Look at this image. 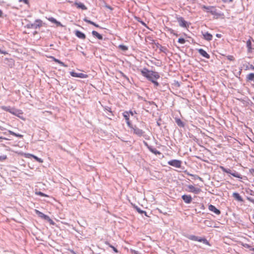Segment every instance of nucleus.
<instances>
[{
    "label": "nucleus",
    "instance_id": "nucleus-1",
    "mask_svg": "<svg viewBox=\"0 0 254 254\" xmlns=\"http://www.w3.org/2000/svg\"><path fill=\"white\" fill-rule=\"evenodd\" d=\"M141 74L148 80L151 81L153 79H157L160 78L159 74L156 71H150L146 68H144L141 70Z\"/></svg>",
    "mask_w": 254,
    "mask_h": 254
},
{
    "label": "nucleus",
    "instance_id": "nucleus-2",
    "mask_svg": "<svg viewBox=\"0 0 254 254\" xmlns=\"http://www.w3.org/2000/svg\"><path fill=\"white\" fill-rule=\"evenodd\" d=\"M42 21L40 19H36L34 23H28L25 27L28 29H37L42 26Z\"/></svg>",
    "mask_w": 254,
    "mask_h": 254
},
{
    "label": "nucleus",
    "instance_id": "nucleus-3",
    "mask_svg": "<svg viewBox=\"0 0 254 254\" xmlns=\"http://www.w3.org/2000/svg\"><path fill=\"white\" fill-rule=\"evenodd\" d=\"M220 168L221 169L222 171L224 173L231 174L234 177L242 179L241 175L238 172H236L235 170L232 171L230 169L226 168L222 166H221Z\"/></svg>",
    "mask_w": 254,
    "mask_h": 254
},
{
    "label": "nucleus",
    "instance_id": "nucleus-4",
    "mask_svg": "<svg viewBox=\"0 0 254 254\" xmlns=\"http://www.w3.org/2000/svg\"><path fill=\"white\" fill-rule=\"evenodd\" d=\"M188 238L192 241L203 242L204 244L206 245H210L209 242L207 241L206 239L198 238V237L195 236L194 235H189V236H188Z\"/></svg>",
    "mask_w": 254,
    "mask_h": 254
},
{
    "label": "nucleus",
    "instance_id": "nucleus-5",
    "mask_svg": "<svg viewBox=\"0 0 254 254\" xmlns=\"http://www.w3.org/2000/svg\"><path fill=\"white\" fill-rule=\"evenodd\" d=\"M168 164L170 166L180 168L181 167L182 161L179 160L174 159L168 161Z\"/></svg>",
    "mask_w": 254,
    "mask_h": 254
},
{
    "label": "nucleus",
    "instance_id": "nucleus-6",
    "mask_svg": "<svg viewBox=\"0 0 254 254\" xmlns=\"http://www.w3.org/2000/svg\"><path fill=\"white\" fill-rule=\"evenodd\" d=\"M177 20L181 27L187 28L189 26L188 22L185 20L183 17L177 16Z\"/></svg>",
    "mask_w": 254,
    "mask_h": 254
},
{
    "label": "nucleus",
    "instance_id": "nucleus-7",
    "mask_svg": "<svg viewBox=\"0 0 254 254\" xmlns=\"http://www.w3.org/2000/svg\"><path fill=\"white\" fill-rule=\"evenodd\" d=\"M70 74L72 77H79L81 78H86L88 77V75L82 73H76L74 71L70 72Z\"/></svg>",
    "mask_w": 254,
    "mask_h": 254
},
{
    "label": "nucleus",
    "instance_id": "nucleus-8",
    "mask_svg": "<svg viewBox=\"0 0 254 254\" xmlns=\"http://www.w3.org/2000/svg\"><path fill=\"white\" fill-rule=\"evenodd\" d=\"M131 129L133 131V133L138 136H143L144 133V131L135 126H134Z\"/></svg>",
    "mask_w": 254,
    "mask_h": 254
},
{
    "label": "nucleus",
    "instance_id": "nucleus-9",
    "mask_svg": "<svg viewBox=\"0 0 254 254\" xmlns=\"http://www.w3.org/2000/svg\"><path fill=\"white\" fill-rule=\"evenodd\" d=\"M203 9L206 10L207 12H210L211 14H214L216 13L215 8L212 6H205L203 5L202 7Z\"/></svg>",
    "mask_w": 254,
    "mask_h": 254
},
{
    "label": "nucleus",
    "instance_id": "nucleus-10",
    "mask_svg": "<svg viewBox=\"0 0 254 254\" xmlns=\"http://www.w3.org/2000/svg\"><path fill=\"white\" fill-rule=\"evenodd\" d=\"M190 191L193 192L195 194H198L201 191V189L198 188H195L192 185L188 186Z\"/></svg>",
    "mask_w": 254,
    "mask_h": 254
},
{
    "label": "nucleus",
    "instance_id": "nucleus-11",
    "mask_svg": "<svg viewBox=\"0 0 254 254\" xmlns=\"http://www.w3.org/2000/svg\"><path fill=\"white\" fill-rule=\"evenodd\" d=\"M182 198L187 204L190 203L192 201V197L190 195L184 194L182 196Z\"/></svg>",
    "mask_w": 254,
    "mask_h": 254
},
{
    "label": "nucleus",
    "instance_id": "nucleus-12",
    "mask_svg": "<svg viewBox=\"0 0 254 254\" xmlns=\"http://www.w3.org/2000/svg\"><path fill=\"white\" fill-rule=\"evenodd\" d=\"M208 209L214 212L216 215H219L221 213L220 211L216 208V207L212 204H210L208 206Z\"/></svg>",
    "mask_w": 254,
    "mask_h": 254
},
{
    "label": "nucleus",
    "instance_id": "nucleus-13",
    "mask_svg": "<svg viewBox=\"0 0 254 254\" xmlns=\"http://www.w3.org/2000/svg\"><path fill=\"white\" fill-rule=\"evenodd\" d=\"M198 52L199 53V54L201 55L202 57L206 58V59H209L210 58V56L209 54H208L207 53V52L204 51L203 49H199L198 50Z\"/></svg>",
    "mask_w": 254,
    "mask_h": 254
},
{
    "label": "nucleus",
    "instance_id": "nucleus-14",
    "mask_svg": "<svg viewBox=\"0 0 254 254\" xmlns=\"http://www.w3.org/2000/svg\"><path fill=\"white\" fill-rule=\"evenodd\" d=\"M203 38L207 41H211L212 39V35L208 32H202Z\"/></svg>",
    "mask_w": 254,
    "mask_h": 254
},
{
    "label": "nucleus",
    "instance_id": "nucleus-15",
    "mask_svg": "<svg viewBox=\"0 0 254 254\" xmlns=\"http://www.w3.org/2000/svg\"><path fill=\"white\" fill-rule=\"evenodd\" d=\"M75 34L76 37L81 39H85L86 38L85 35L82 32L78 30H76L75 31Z\"/></svg>",
    "mask_w": 254,
    "mask_h": 254
},
{
    "label": "nucleus",
    "instance_id": "nucleus-16",
    "mask_svg": "<svg viewBox=\"0 0 254 254\" xmlns=\"http://www.w3.org/2000/svg\"><path fill=\"white\" fill-rule=\"evenodd\" d=\"M74 4L75 5H76L77 6V7L78 8H80L82 10H86L87 9V7H86V6L83 3H82L81 2H78L77 1H75L74 2Z\"/></svg>",
    "mask_w": 254,
    "mask_h": 254
},
{
    "label": "nucleus",
    "instance_id": "nucleus-17",
    "mask_svg": "<svg viewBox=\"0 0 254 254\" xmlns=\"http://www.w3.org/2000/svg\"><path fill=\"white\" fill-rule=\"evenodd\" d=\"M35 212L37 215H38L39 217L46 220V218H48V216L44 214L42 212H40L38 210L35 209Z\"/></svg>",
    "mask_w": 254,
    "mask_h": 254
},
{
    "label": "nucleus",
    "instance_id": "nucleus-18",
    "mask_svg": "<svg viewBox=\"0 0 254 254\" xmlns=\"http://www.w3.org/2000/svg\"><path fill=\"white\" fill-rule=\"evenodd\" d=\"M232 195L235 198V199H236L237 201L239 202L243 201V198L241 197V196L239 194V193L234 192Z\"/></svg>",
    "mask_w": 254,
    "mask_h": 254
},
{
    "label": "nucleus",
    "instance_id": "nucleus-19",
    "mask_svg": "<svg viewBox=\"0 0 254 254\" xmlns=\"http://www.w3.org/2000/svg\"><path fill=\"white\" fill-rule=\"evenodd\" d=\"M252 38L250 37V39L247 41V47L248 48V52H250L252 49Z\"/></svg>",
    "mask_w": 254,
    "mask_h": 254
},
{
    "label": "nucleus",
    "instance_id": "nucleus-20",
    "mask_svg": "<svg viewBox=\"0 0 254 254\" xmlns=\"http://www.w3.org/2000/svg\"><path fill=\"white\" fill-rule=\"evenodd\" d=\"M92 34L94 36L97 37L99 40H102L103 39L102 36L95 31H92Z\"/></svg>",
    "mask_w": 254,
    "mask_h": 254
},
{
    "label": "nucleus",
    "instance_id": "nucleus-21",
    "mask_svg": "<svg viewBox=\"0 0 254 254\" xmlns=\"http://www.w3.org/2000/svg\"><path fill=\"white\" fill-rule=\"evenodd\" d=\"M148 149L154 154L157 155V154H160V152L156 149L155 148H153L152 146H148Z\"/></svg>",
    "mask_w": 254,
    "mask_h": 254
},
{
    "label": "nucleus",
    "instance_id": "nucleus-22",
    "mask_svg": "<svg viewBox=\"0 0 254 254\" xmlns=\"http://www.w3.org/2000/svg\"><path fill=\"white\" fill-rule=\"evenodd\" d=\"M52 58L53 59L54 61H55L56 63H58L60 64L61 66L64 67H66L67 65H65L63 62L61 61L60 60L56 59L55 58L52 57Z\"/></svg>",
    "mask_w": 254,
    "mask_h": 254
},
{
    "label": "nucleus",
    "instance_id": "nucleus-23",
    "mask_svg": "<svg viewBox=\"0 0 254 254\" xmlns=\"http://www.w3.org/2000/svg\"><path fill=\"white\" fill-rule=\"evenodd\" d=\"M175 121L178 126L180 127H184V123L181 121L180 119L176 118Z\"/></svg>",
    "mask_w": 254,
    "mask_h": 254
},
{
    "label": "nucleus",
    "instance_id": "nucleus-24",
    "mask_svg": "<svg viewBox=\"0 0 254 254\" xmlns=\"http://www.w3.org/2000/svg\"><path fill=\"white\" fill-rule=\"evenodd\" d=\"M247 81H253L254 80V73H251L247 75Z\"/></svg>",
    "mask_w": 254,
    "mask_h": 254
},
{
    "label": "nucleus",
    "instance_id": "nucleus-25",
    "mask_svg": "<svg viewBox=\"0 0 254 254\" xmlns=\"http://www.w3.org/2000/svg\"><path fill=\"white\" fill-rule=\"evenodd\" d=\"M83 20H84L85 22H87V23H89V24H92V25H93L95 26V27H99V26L98 24H96L95 23H94V22H93V21H91V20H89L87 19L86 18H85L83 19Z\"/></svg>",
    "mask_w": 254,
    "mask_h": 254
},
{
    "label": "nucleus",
    "instance_id": "nucleus-26",
    "mask_svg": "<svg viewBox=\"0 0 254 254\" xmlns=\"http://www.w3.org/2000/svg\"><path fill=\"white\" fill-rule=\"evenodd\" d=\"M134 208L136 209V210L140 214H144L145 216H148L146 214V212L145 211L142 210L139 207L135 206Z\"/></svg>",
    "mask_w": 254,
    "mask_h": 254
},
{
    "label": "nucleus",
    "instance_id": "nucleus-27",
    "mask_svg": "<svg viewBox=\"0 0 254 254\" xmlns=\"http://www.w3.org/2000/svg\"><path fill=\"white\" fill-rule=\"evenodd\" d=\"M9 133L11 134V135H13L15 136H16V137H18L19 138H22L23 137V135L20 134H18V133H16L15 132H14L13 131H11V130H9L8 131Z\"/></svg>",
    "mask_w": 254,
    "mask_h": 254
},
{
    "label": "nucleus",
    "instance_id": "nucleus-28",
    "mask_svg": "<svg viewBox=\"0 0 254 254\" xmlns=\"http://www.w3.org/2000/svg\"><path fill=\"white\" fill-rule=\"evenodd\" d=\"M123 116L125 118L126 121H128L129 120V113L127 111H126V112H124L123 113Z\"/></svg>",
    "mask_w": 254,
    "mask_h": 254
},
{
    "label": "nucleus",
    "instance_id": "nucleus-29",
    "mask_svg": "<svg viewBox=\"0 0 254 254\" xmlns=\"http://www.w3.org/2000/svg\"><path fill=\"white\" fill-rule=\"evenodd\" d=\"M119 47L120 49L124 51H126L128 50L127 47L124 45H119Z\"/></svg>",
    "mask_w": 254,
    "mask_h": 254
},
{
    "label": "nucleus",
    "instance_id": "nucleus-30",
    "mask_svg": "<svg viewBox=\"0 0 254 254\" xmlns=\"http://www.w3.org/2000/svg\"><path fill=\"white\" fill-rule=\"evenodd\" d=\"M31 156H32V157L33 158H34L36 161H37L38 162H40V163H42L43 162V160L42 159L40 158H38L37 156H35L34 155H31Z\"/></svg>",
    "mask_w": 254,
    "mask_h": 254
},
{
    "label": "nucleus",
    "instance_id": "nucleus-31",
    "mask_svg": "<svg viewBox=\"0 0 254 254\" xmlns=\"http://www.w3.org/2000/svg\"><path fill=\"white\" fill-rule=\"evenodd\" d=\"M251 69L252 70H254V65L253 64H250V65H248L246 66V70H248Z\"/></svg>",
    "mask_w": 254,
    "mask_h": 254
},
{
    "label": "nucleus",
    "instance_id": "nucleus-32",
    "mask_svg": "<svg viewBox=\"0 0 254 254\" xmlns=\"http://www.w3.org/2000/svg\"><path fill=\"white\" fill-rule=\"evenodd\" d=\"M178 42L180 44H184L186 42V40L185 39L183 38H179L178 39Z\"/></svg>",
    "mask_w": 254,
    "mask_h": 254
},
{
    "label": "nucleus",
    "instance_id": "nucleus-33",
    "mask_svg": "<svg viewBox=\"0 0 254 254\" xmlns=\"http://www.w3.org/2000/svg\"><path fill=\"white\" fill-rule=\"evenodd\" d=\"M7 158V156L5 155H0V161H2Z\"/></svg>",
    "mask_w": 254,
    "mask_h": 254
},
{
    "label": "nucleus",
    "instance_id": "nucleus-34",
    "mask_svg": "<svg viewBox=\"0 0 254 254\" xmlns=\"http://www.w3.org/2000/svg\"><path fill=\"white\" fill-rule=\"evenodd\" d=\"M46 220H47L50 224L54 225L55 223L50 218V217L48 216V218L46 219Z\"/></svg>",
    "mask_w": 254,
    "mask_h": 254
},
{
    "label": "nucleus",
    "instance_id": "nucleus-35",
    "mask_svg": "<svg viewBox=\"0 0 254 254\" xmlns=\"http://www.w3.org/2000/svg\"><path fill=\"white\" fill-rule=\"evenodd\" d=\"M37 194L40 195L41 196H48V195L42 192L38 191L36 193Z\"/></svg>",
    "mask_w": 254,
    "mask_h": 254
},
{
    "label": "nucleus",
    "instance_id": "nucleus-36",
    "mask_svg": "<svg viewBox=\"0 0 254 254\" xmlns=\"http://www.w3.org/2000/svg\"><path fill=\"white\" fill-rule=\"evenodd\" d=\"M126 123H127V125L128 127H129L131 129H132V128H133V127H134V126H133L131 124V123H130V121H129V120H128V121H126Z\"/></svg>",
    "mask_w": 254,
    "mask_h": 254
},
{
    "label": "nucleus",
    "instance_id": "nucleus-37",
    "mask_svg": "<svg viewBox=\"0 0 254 254\" xmlns=\"http://www.w3.org/2000/svg\"><path fill=\"white\" fill-rule=\"evenodd\" d=\"M156 79L151 80V82L154 84V86L157 87L159 86V83L155 80Z\"/></svg>",
    "mask_w": 254,
    "mask_h": 254
},
{
    "label": "nucleus",
    "instance_id": "nucleus-38",
    "mask_svg": "<svg viewBox=\"0 0 254 254\" xmlns=\"http://www.w3.org/2000/svg\"><path fill=\"white\" fill-rule=\"evenodd\" d=\"M49 20L52 22L53 23H57V21L56 20V19H55L53 17H50L49 18Z\"/></svg>",
    "mask_w": 254,
    "mask_h": 254
},
{
    "label": "nucleus",
    "instance_id": "nucleus-39",
    "mask_svg": "<svg viewBox=\"0 0 254 254\" xmlns=\"http://www.w3.org/2000/svg\"><path fill=\"white\" fill-rule=\"evenodd\" d=\"M110 247L116 253H118V250L112 245H110Z\"/></svg>",
    "mask_w": 254,
    "mask_h": 254
},
{
    "label": "nucleus",
    "instance_id": "nucleus-40",
    "mask_svg": "<svg viewBox=\"0 0 254 254\" xmlns=\"http://www.w3.org/2000/svg\"><path fill=\"white\" fill-rule=\"evenodd\" d=\"M121 74L123 77L126 78L128 81H129V78L122 72H121Z\"/></svg>",
    "mask_w": 254,
    "mask_h": 254
},
{
    "label": "nucleus",
    "instance_id": "nucleus-41",
    "mask_svg": "<svg viewBox=\"0 0 254 254\" xmlns=\"http://www.w3.org/2000/svg\"><path fill=\"white\" fill-rule=\"evenodd\" d=\"M121 74L123 77L126 78L128 81H129V78L122 72H121Z\"/></svg>",
    "mask_w": 254,
    "mask_h": 254
},
{
    "label": "nucleus",
    "instance_id": "nucleus-42",
    "mask_svg": "<svg viewBox=\"0 0 254 254\" xmlns=\"http://www.w3.org/2000/svg\"><path fill=\"white\" fill-rule=\"evenodd\" d=\"M121 74L123 77L126 78L128 81H129V78L122 72H121Z\"/></svg>",
    "mask_w": 254,
    "mask_h": 254
},
{
    "label": "nucleus",
    "instance_id": "nucleus-43",
    "mask_svg": "<svg viewBox=\"0 0 254 254\" xmlns=\"http://www.w3.org/2000/svg\"><path fill=\"white\" fill-rule=\"evenodd\" d=\"M227 59L230 60V61H234V58L233 56H228L227 57Z\"/></svg>",
    "mask_w": 254,
    "mask_h": 254
},
{
    "label": "nucleus",
    "instance_id": "nucleus-44",
    "mask_svg": "<svg viewBox=\"0 0 254 254\" xmlns=\"http://www.w3.org/2000/svg\"><path fill=\"white\" fill-rule=\"evenodd\" d=\"M2 109L3 110H4L5 111H8V112H9L10 110H11L10 109V107H3Z\"/></svg>",
    "mask_w": 254,
    "mask_h": 254
},
{
    "label": "nucleus",
    "instance_id": "nucleus-45",
    "mask_svg": "<svg viewBox=\"0 0 254 254\" xmlns=\"http://www.w3.org/2000/svg\"><path fill=\"white\" fill-rule=\"evenodd\" d=\"M128 113H129V115L130 114L131 116H133L134 113H136L135 111H130L129 112H128Z\"/></svg>",
    "mask_w": 254,
    "mask_h": 254
},
{
    "label": "nucleus",
    "instance_id": "nucleus-46",
    "mask_svg": "<svg viewBox=\"0 0 254 254\" xmlns=\"http://www.w3.org/2000/svg\"><path fill=\"white\" fill-rule=\"evenodd\" d=\"M17 112H18L17 111H15L14 112L12 111L11 110H10V111H9V112L13 114V115H16Z\"/></svg>",
    "mask_w": 254,
    "mask_h": 254
},
{
    "label": "nucleus",
    "instance_id": "nucleus-47",
    "mask_svg": "<svg viewBox=\"0 0 254 254\" xmlns=\"http://www.w3.org/2000/svg\"><path fill=\"white\" fill-rule=\"evenodd\" d=\"M0 54L5 55L7 54V53L5 51H2L0 49Z\"/></svg>",
    "mask_w": 254,
    "mask_h": 254
},
{
    "label": "nucleus",
    "instance_id": "nucleus-48",
    "mask_svg": "<svg viewBox=\"0 0 254 254\" xmlns=\"http://www.w3.org/2000/svg\"><path fill=\"white\" fill-rule=\"evenodd\" d=\"M195 178H197V179H199V180H200V181H202V178H200V177L198 176H196Z\"/></svg>",
    "mask_w": 254,
    "mask_h": 254
},
{
    "label": "nucleus",
    "instance_id": "nucleus-49",
    "mask_svg": "<svg viewBox=\"0 0 254 254\" xmlns=\"http://www.w3.org/2000/svg\"><path fill=\"white\" fill-rule=\"evenodd\" d=\"M2 15H3V12H2V10H1L0 9V17H2Z\"/></svg>",
    "mask_w": 254,
    "mask_h": 254
},
{
    "label": "nucleus",
    "instance_id": "nucleus-50",
    "mask_svg": "<svg viewBox=\"0 0 254 254\" xmlns=\"http://www.w3.org/2000/svg\"><path fill=\"white\" fill-rule=\"evenodd\" d=\"M105 243L106 245L109 246V247H110V245H111L110 244V243L108 242H107V241H106Z\"/></svg>",
    "mask_w": 254,
    "mask_h": 254
},
{
    "label": "nucleus",
    "instance_id": "nucleus-51",
    "mask_svg": "<svg viewBox=\"0 0 254 254\" xmlns=\"http://www.w3.org/2000/svg\"><path fill=\"white\" fill-rule=\"evenodd\" d=\"M144 143L145 145L146 146H147V147L148 148V146H150L148 145L147 142H144Z\"/></svg>",
    "mask_w": 254,
    "mask_h": 254
},
{
    "label": "nucleus",
    "instance_id": "nucleus-52",
    "mask_svg": "<svg viewBox=\"0 0 254 254\" xmlns=\"http://www.w3.org/2000/svg\"><path fill=\"white\" fill-rule=\"evenodd\" d=\"M106 7H107L108 8H109L110 9H111V10L112 9V8L110 6L107 5Z\"/></svg>",
    "mask_w": 254,
    "mask_h": 254
},
{
    "label": "nucleus",
    "instance_id": "nucleus-53",
    "mask_svg": "<svg viewBox=\"0 0 254 254\" xmlns=\"http://www.w3.org/2000/svg\"><path fill=\"white\" fill-rule=\"evenodd\" d=\"M216 36L218 38H220L221 37V34H216Z\"/></svg>",
    "mask_w": 254,
    "mask_h": 254
},
{
    "label": "nucleus",
    "instance_id": "nucleus-54",
    "mask_svg": "<svg viewBox=\"0 0 254 254\" xmlns=\"http://www.w3.org/2000/svg\"><path fill=\"white\" fill-rule=\"evenodd\" d=\"M25 3H27L28 2V0H22Z\"/></svg>",
    "mask_w": 254,
    "mask_h": 254
},
{
    "label": "nucleus",
    "instance_id": "nucleus-55",
    "mask_svg": "<svg viewBox=\"0 0 254 254\" xmlns=\"http://www.w3.org/2000/svg\"><path fill=\"white\" fill-rule=\"evenodd\" d=\"M37 31H35V32H34V35H35V34H37Z\"/></svg>",
    "mask_w": 254,
    "mask_h": 254
},
{
    "label": "nucleus",
    "instance_id": "nucleus-56",
    "mask_svg": "<svg viewBox=\"0 0 254 254\" xmlns=\"http://www.w3.org/2000/svg\"><path fill=\"white\" fill-rule=\"evenodd\" d=\"M170 30L171 31V33H173V32L174 31L173 30L171 29Z\"/></svg>",
    "mask_w": 254,
    "mask_h": 254
},
{
    "label": "nucleus",
    "instance_id": "nucleus-57",
    "mask_svg": "<svg viewBox=\"0 0 254 254\" xmlns=\"http://www.w3.org/2000/svg\"><path fill=\"white\" fill-rule=\"evenodd\" d=\"M251 250H252L254 252V248H253Z\"/></svg>",
    "mask_w": 254,
    "mask_h": 254
},
{
    "label": "nucleus",
    "instance_id": "nucleus-58",
    "mask_svg": "<svg viewBox=\"0 0 254 254\" xmlns=\"http://www.w3.org/2000/svg\"><path fill=\"white\" fill-rule=\"evenodd\" d=\"M252 171L254 172V169H252Z\"/></svg>",
    "mask_w": 254,
    "mask_h": 254
},
{
    "label": "nucleus",
    "instance_id": "nucleus-59",
    "mask_svg": "<svg viewBox=\"0 0 254 254\" xmlns=\"http://www.w3.org/2000/svg\"><path fill=\"white\" fill-rule=\"evenodd\" d=\"M0 138H2V137H0Z\"/></svg>",
    "mask_w": 254,
    "mask_h": 254
}]
</instances>
